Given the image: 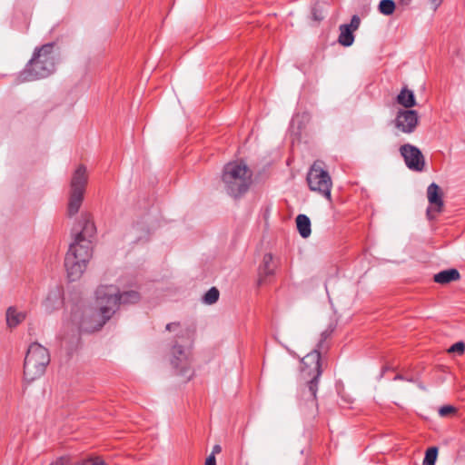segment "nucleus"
<instances>
[{"mask_svg": "<svg viewBox=\"0 0 465 465\" xmlns=\"http://www.w3.org/2000/svg\"><path fill=\"white\" fill-rule=\"evenodd\" d=\"M74 232V242L70 244L64 258V267L70 281L81 278L92 258L93 240L96 233V227L90 214H81Z\"/></svg>", "mask_w": 465, "mask_h": 465, "instance_id": "f257e3e1", "label": "nucleus"}, {"mask_svg": "<svg viewBox=\"0 0 465 465\" xmlns=\"http://www.w3.org/2000/svg\"><path fill=\"white\" fill-rule=\"evenodd\" d=\"M95 309H86L82 315L74 313L73 321L81 331L100 330L117 310V290L114 285H102L96 290Z\"/></svg>", "mask_w": 465, "mask_h": 465, "instance_id": "f03ea898", "label": "nucleus"}, {"mask_svg": "<svg viewBox=\"0 0 465 465\" xmlns=\"http://www.w3.org/2000/svg\"><path fill=\"white\" fill-rule=\"evenodd\" d=\"M55 69L54 45H44L35 50L32 59L20 73L21 82L34 81L49 76Z\"/></svg>", "mask_w": 465, "mask_h": 465, "instance_id": "7ed1b4c3", "label": "nucleus"}, {"mask_svg": "<svg viewBox=\"0 0 465 465\" xmlns=\"http://www.w3.org/2000/svg\"><path fill=\"white\" fill-rule=\"evenodd\" d=\"M252 171L243 162H230L224 165L222 182L226 192L238 197L247 192L252 183Z\"/></svg>", "mask_w": 465, "mask_h": 465, "instance_id": "20e7f679", "label": "nucleus"}, {"mask_svg": "<svg viewBox=\"0 0 465 465\" xmlns=\"http://www.w3.org/2000/svg\"><path fill=\"white\" fill-rule=\"evenodd\" d=\"M321 355L316 350L311 351L302 360V373L304 378H311L306 389L302 391V397L312 409H317L316 392L318 391V379L322 374Z\"/></svg>", "mask_w": 465, "mask_h": 465, "instance_id": "39448f33", "label": "nucleus"}, {"mask_svg": "<svg viewBox=\"0 0 465 465\" xmlns=\"http://www.w3.org/2000/svg\"><path fill=\"white\" fill-rule=\"evenodd\" d=\"M50 361L48 350L40 343H32L26 352L24 362V376L27 381H34L45 371Z\"/></svg>", "mask_w": 465, "mask_h": 465, "instance_id": "423d86ee", "label": "nucleus"}, {"mask_svg": "<svg viewBox=\"0 0 465 465\" xmlns=\"http://www.w3.org/2000/svg\"><path fill=\"white\" fill-rule=\"evenodd\" d=\"M88 183V173L86 167L79 165L74 172L70 182V192L67 213L70 216L78 213Z\"/></svg>", "mask_w": 465, "mask_h": 465, "instance_id": "0eeeda50", "label": "nucleus"}, {"mask_svg": "<svg viewBox=\"0 0 465 465\" xmlns=\"http://www.w3.org/2000/svg\"><path fill=\"white\" fill-rule=\"evenodd\" d=\"M307 183L312 191L317 192L331 202L332 182L328 172L323 170L322 162L316 161L311 166L307 173Z\"/></svg>", "mask_w": 465, "mask_h": 465, "instance_id": "6e6552de", "label": "nucleus"}, {"mask_svg": "<svg viewBox=\"0 0 465 465\" xmlns=\"http://www.w3.org/2000/svg\"><path fill=\"white\" fill-rule=\"evenodd\" d=\"M427 197L430 203V207L427 209V216L432 220L444 209L443 193L438 184L432 183L427 188Z\"/></svg>", "mask_w": 465, "mask_h": 465, "instance_id": "1a4fd4ad", "label": "nucleus"}, {"mask_svg": "<svg viewBox=\"0 0 465 465\" xmlns=\"http://www.w3.org/2000/svg\"><path fill=\"white\" fill-rule=\"evenodd\" d=\"M361 24L360 17L353 15L351 24L341 25L340 26L339 43L343 46H351L354 42L353 32L356 31Z\"/></svg>", "mask_w": 465, "mask_h": 465, "instance_id": "9d476101", "label": "nucleus"}, {"mask_svg": "<svg viewBox=\"0 0 465 465\" xmlns=\"http://www.w3.org/2000/svg\"><path fill=\"white\" fill-rule=\"evenodd\" d=\"M276 267L277 264L274 262L273 256L271 253H265L259 266L258 284H262L267 277L272 276Z\"/></svg>", "mask_w": 465, "mask_h": 465, "instance_id": "9b49d317", "label": "nucleus"}, {"mask_svg": "<svg viewBox=\"0 0 465 465\" xmlns=\"http://www.w3.org/2000/svg\"><path fill=\"white\" fill-rule=\"evenodd\" d=\"M425 158L420 150L409 143V169L422 172L425 169Z\"/></svg>", "mask_w": 465, "mask_h": 465, "instance_id": "f8f14e48", "label": "nucleus"}, {"mask_svg": "<svg viewBox=\"0 0 465 465\" xmlns=\"http://www.w3.org/2000/svg\"><path fill=\"white\" fill-rule=\"evenodd\" d=\"M173 359L172 363L175 368H179L182 373H186L189 369L188 354L181 347H173Z\"/></svg>", "mask_w": 465, "mask_h": 465, "instance_id": "ddd939ff", "label": "nucleus"}, {"mask_svg": "<svg viewBox=\"0 0 465 465\" xmlns=\"http://www.w3.org/2000/svg\"><path fill=\"white\" fill-rule=\"evenodd\" d=\"M460 274L457 269H448L436 273L433 277L434 282L440 284H447L453 281H458Z\"/></svg>", "mask_w": 465, "mask_h": 465, "instance_id": "4468645a", "label": "nucleus"}, {"mask_svg": "<svg viewBox=\"0 0 465 465\" xmlns=\"http://www.w3.org/2000/svg\"><path fill=\"white\" fill-rule=\"evenodd\" d=\"M47 312H52L62 304V294L59 289L49 292L43 302Z\"/></svg>", "mask_w": 465, "mask_h": 465, "instance_id": "2eb2a0df", "label": "nucleus"}, {"mask_svg": "<svg viewBox=\"0 0 465 465\" xmlns=\"http://www.w3.org/2000/svg\"><path fill=\"white\" fill-rule=\"evenodd\" d=\"M25 319V313L10 307L6 312V322L10 328L16 327Z\"/></svg>", "mask_w": 465, "mask_h": 465, "instance_id": "dca6fc26", "label": "nucleus"}, {"mask_svg": "<svg viewBox=\"0 0 465 465\" xmlns=\"http://www.w3.org/2000/svg\"><path fill=\"white\" fill-rule=\"evenodd\" d=\"M114 287L117 290V307L119 304L135 303L140 300V294L137 292L128 291L120 293L118 288Z\"/></svg>", "mask_w": 465, "mask_h": 465, "instance_id": "f3484780", "label": "nucleus"}, {"mask_svg": "<svg viewBox=\"0 0 465 465\" xmlns=\"http://www.w3.org/2000/svg\"><path fill=\"white\" fill-rule=\"evenodd\" d=\"M296 225L302 237L307 238L311 234V221L305 214H299L296 217Z\"/></svg>", "mask_w": 465, "mask_h": 465, "instance_id": "a211bd4d", "label": "nucleus"}, {"mask_svg": "<svg viewBox=\"0 0 465 465\" xmlns=\"http://www.w3.org/2000/svg\"><path fill=\"white\" fill-rule=\"evenodd\" d=\"M407 110H401L398 113L397 118L395 120V128L397 129V133H405L407 132Z\"/></svg>", "mask_w": 465, "mask_h": 465, "instance_id": "6ab92c4d", "label": "nucleus"}, {"mask_svg": "<svg viewBox=\"0 0 465 465\" xmlns=\"http://www.w3.org/2000/svg\"><path fill=\"white\" fill-rule=\"evenodd\" d=\"M395 10L393 0H381L379 4V11L384 15H392Z\"/></svg>", "mask_w": 465, "mask_h": 465, "instance_id": "aec40b11", "label": "nucleus"}, {"mask_svg": "<svg viewBox=\"0 0 465 465\" xmlns=\"http://www.w3.org/2000/svg\"><path fill=\"white\" fill-rule=\"evenodd\" d=\"M438 455V449L430 447L426 450L422 465H435Z\"/></svg>", "mask_w": 465, "mask_h": 465, "instance_id": "412c9836", "label": "nucleus"}, {"mask_svg": "<svg viewBox=\"0 0 465 465\" xmlns=\"http://www.w3.org/2000/svg\"><path fill=\"white\" fill-rule=\"evenodd\" d=\"M219 299V291L213 287L203 296V302L206 304H213Z\"/></svg>", "mask_w": 465, "mask_h": 465, "instance_id": "4be33fe9", "label": "nucleus"}, {"mask_svg": "<svg viewBox=\"0 0 465 465\" xmlns=\"http://www.w3.org/2000/svg\"><path fill=\"white\" fill-rule=\"evenodd\" d=\"M419 124V115L415 110L409 109V134L412 133Z\"/></svg>", "mask_w": 465, "mask_h": 465, "instance_id": "5701e85b", "label": "nucleus"}, {"mask_svg": "<svg viewBox=\"0 0 465 465\" xmlns=\"http://www.w3.org/2000/svg\"><path fill=\"white\" fill-rule=\"evenodd\" d=\"M464 350L465 344L462 341H458L451 345L448 351L450 353H458L459 355H461L464 352Z\"/></svg>", "mask_w": 465, "mask_h": 465, "instance_id": "b1692460", "label": "nucleus"}, {"mask_svg": "<svg viewBox=\"0 0 465 465\" xmlns=\"http://www.w3.org/2000/svg\"><path fill=\"white\" fill-rule=\"evenodd\" d=\"M456 412V409L451 405H444L439 409V414L440 417H447Z\"/></svg>", "mask_w": 465, "mask_h": 465, "instance_id": "393cba45", "label": "nucleus"}, {"mask_svg": "<svg viewBox=\"0 0 465 465\" xmlns=\"http://www.w3.org/2000/svg\"><path fill=\"white\" fill-rule=\"evenodd\" d=\"M75 465H106V464L100 458H92V459L83 460Z\"/></svg>", "mask_w": 465, "mask_h": 465, "instance_id": "a878e982", "label": "nucleus"}, {"mask_svg": "<svg viewBox=\"0 0 465 465\" xmlns=\"http://www.w3.org/2000/svg\"><path fill=\"white\" fill-rule=\"evenodd\" d=\"M407 87H402L400 94L397 97L398 103L401 104L404 108H407Z\"/></svg>", "mask_w": 465, "mask_h": 465, "instance_id": "bb28decb", "label": "nucleus"}, {"mask_svg": "<svg viewBox=\"0 0 465 465\" xmlns=\"http://www.w3.org/2000/svg\"><path fill=\"white\" fill-rule=\"evenodd\" d=\"M417 105L413 92L409 90V109Z\"/></svg>", "mask_w": 465, "mask_h": 465, "instance_id": "cd10ccee", "label": "nucleus"}, {"mask_svg": "<svg viewBox=\"0 0 465 465\" xmlns=\"http://www.w3.org/2000/svg\"><path fill=\"white\" fill-rule=\"evenodd\" d=\"M180 329V324L177 322H172L166 325V330L169 331H176Z\"/></svg>", "mask_w": 465, "mask_h": 465, "instance_id": "c85d7f7f", "label": "nucleus"}, {"mask_svg": "<svg viewBox=\"0 0 465 465\" xmlns=\"http://www.w3.org/2000/svg\"><path fill=\"white\" fill-rule=\"evenodd\" d=\"M205 465H216V460L213 453H212L205 460Z\"/></svg>", "mask_w": 465, "mask_h": 465, "instance_id": "c756f323", "label": "nucleus"}, {"mask_svg": "<svg viewBox=\"0 0 465 465\" xmlns=\"http://www.w3.org/2000/svg\"><path fill=\"white\" fill-rule=\"evenodd\" d=\"M400 152L401 156L404 158L405 163H407V144H403L400 148Z\"/></svg>", "mask_w": 465, "mask_h": 465, "instance_id": "7c9ffc66", "label": "nucleus"}, {"mask_svg": "<svg viewBox=\"0 0 465 465\" xmlns=\"http://www.w3.org/2000/svg\"><path fill=\"white\" fill-rule=\"evenodd\" d=\"M221 451V447L219 445H215L213 450V453H219Z\"/></svg>", "mask_w": 465, "mask_h": 465, "instance_id": "2f4dec72", "label": "nucleus"}, {"mask_svg": "<svg viewBox=\"0 0 465 465\" xmlns=\"http://www.w3.org/2000/svg\"><path fill=\"white\" fill-rule=\"evenodd\" d=\"M430 1H431V3H432L436 7H438V6L441 4V2H442V0H430Z\"/></svg>", "mask_w": 465, "mask_h": 465, "instance_id": "473e14b6", "label": "nucleus"}, {"mask_svg": "<svg viewBox=\"0 0 465 465\" xmlns=\"http://www.w3.org/2000/svg\"><path fill=\"white\" fill-rule=\"evenodd\" d=\"M51 465H65L63 461H56L54 463H52Z\"/></svg>", "mask_w": 465, "mask_h": 465, "instance_id": "72a5a7b5", "label": "nucleus"}, {"mask_svg": "<svg viewBox=\"0 0 465 465\" xmlns=\"http://www.w3.org/2000/svg\"><path fill=\"white\" fill-rule=\"evenodd\" d=\"M313 15H314V18H315L316 20H321V19L322 18V17H319V16H318V14H315V13L313 14Z\"/></svg>", "mask_w": 465, "mask_h": 465, "instance_id": "f704fd0d", "label": "nucleus"}]
</instances>
